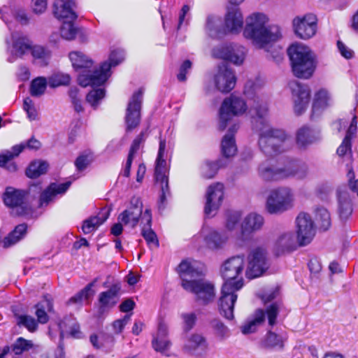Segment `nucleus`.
Returning <instances> with one entry per match:
<instances>
[{"mask_svg":"<svg viewBox=\"0 0 358 358\" xmlns=\"http://www.w3.org/2000/svg\"><path fill=\"white\" fill-rule=\"evenodd\" d=\"M13 50L12 53L16 57H22L27 51L31 50L32 42L26 36L20 34L13 35Z\"/></svg>","mask_w":358,"mask_h":358,"instance_id":"34","label":"nucleus"},{"mask_svg":"<svg viewBox=\"0 0 358 358\" xmlns=\"http://www.w3.org/2000/svg\"><path fill=\"white\" fill-rule=\"evenodd\" d=\"M206 198L205 214L208 217H213L221 206L223 201V184L217 182L210 185L207 189Z\"/></svg>","mask_w":358,"mask_h":358,"instance_id":"19","label":"nucleus"},{"mask_svg":"<svg viewBox=\"0 0 358 358\" xmlns=\"http://www.w3.org/2000/svg\"><path fill=\"white\" fill-rule=\"evenodd\" d=\"M210 326L213 329L215 334L221 339H224L229 336V331L228 327L220 320L217 319L213 320L210 322Z\"/></svg>","mask_w":358,"mask_h":358,"instance_id":"53","label":"nucleus"},{"mask_svg":"<svg viewBox=\"0 0 358 358\" xmlns=\"http://www.w3.org/2000/svg\"><path fill=\"white\" fill-rule=\"evenodd\" d=\"M143 93L142 90H138L134 93L128 103L125 116L128 130H132L139 124Z\"/></svg>","mask_w":358,"mask_h":358,"instance_id":"22","label":"nucleus"},{"mask_svg":"<svg viewBox=\"0 0 358 358\" xmlns=\"http://www.w3.org/2000/svg\"><path fill=\"white\" fill-rule=\"evenodd\" d=\"M48 168V164L43 161L31 162L26 170V175L30 178H36L45 173Z\"/></svg>","mask_w":358,"mask_h":358,"instance_id":"44","label":"nucleus"},{"mask_svg":"<svg viewBox=\"0 0 358 358\" xmlns=\"http://www.w3.org/2000/svg\"><path fill=\"white\" fill-rule=\"evenodd\" d=\"M124 58V52L122 50H113L109 56L108 60L104 63L110 65V69L121 63Z\"/></svg>","mask_w":358,"mask_h":358,"instance_id":"59","label":"nucleus"},{"mask_svg":"<svg viewBox=\"0 0 358 358\" xmlns=\"http://www.w3.org/2000/svg\"><path fill=\"white\" fill-rule=\"evenodd\" d=\"M27 147L29 149L37 150L41 147V143L38 140L31 138L27 144H20L12 147L10 150H6L0 155V166L5 168L10 172H15L17 169V164L13 159L17 157Z\"/></svg>","mask_w":358,"mask_h":358,"instance_id":"13","label":"nucleus"},{"mask_svg":"<svg viewBox=\"0 0 358 358\" xmlns=\"http://www.w3.org/2000/svg\"><path fill=\"white\" fill-rule=\"evenodd\" d=\"M297 239L300 246L309 244L315 235V228L310 215L301 213L296 219Z\"/></svg>","mask_w":358,"mask_h":358,"instance_id":"15","label":"nucleus"},{"mask_svg":"<svg viewBox=\"0 0 358 358\" xmlns=\"http://www.w3.org/2000/svg\"><path fill=\"white\" fill-rule=\"evenodd\" d=\"M243 15L237 6L227 7L224 17V29L225 33L237 34L243 29Z\"/></svg>","mask_w":358,"mask_h":358,"instance_id":"23","label":"nucleus"},{"mask_svg":"<svg viewBox=\"0 0 358 358\" xmlns=\"http://www.w3.org/2000/svg\"><path fill=\"white\" fill-rule=\"evenodd\" d=\"M259 88L255 82L248 80L245 85L244 94L250 101L249 113L254 120V127L259 133V148L266 155L274 156L287 149L288 137L284 131L269 125L267 102L259 94Z\"/></svg>","mask_w":358,"mask_h":358,"instance_id":"1","label":"nucleus"},{"mask_svg":"<svg viewBox=\"0 0 358 358\" xmlns=\"http://www.w3.org/2000/svg\"><path fill=\"white\" fill-rule=\"evenodd\" d=\"M105 96L103 89H94L91 90L86 96V101L92 107L96 108L101 99Z\"/></svg>","mask_w":358,"mask_h":358,"instance_id":"51","label":"nucleus"},{"mask_svg":"<svg viewBox=\"0 0 358 358\" xmlns=\"http://www.w3.org/2000/svg\"><path fill=\"white\" fill-rule=\"evenodd\" d=\"M92 159L89 155H81L75 161V166L78 171L85 170L92 162Z\"/></svg>","mask_w":358,"mask_h":358,"instance_id":"61","label":"nucleus"},{"mask_svg":"<svg viewBox=\"0 0 358 358\" xmlns=\"http://www.w3.org/2000/svg\"><path fill=\"white\" fill-rule=\"evenodd\" d=\"M294 101V111L297 115L303 113L309 103L310 90L308 86L297 81L289 83Z\"/></svg>","mask_w":358,"mask_h":358,"instance_id":"17","label":"nucleus"},{"mask_svg":"<svg viewBox=\"0 0 358 358\" xmlns=\"http://www.w3.org/2000/svg\"><path fill=\"white\" fill-rule=\"evenodd\" d=\"M94 285V282L88 284L84 289L69 299L68 303L80 304L83 301L87 300L92 295V288Z\"/></svg>","mask_w":358,"mask_h":358,"instance_id":"50","label":"nucleus"},{"mask_svg":"<svg viewBox=\"0 0 358 358\" xmlns=\"http://www.w3.org/2000/svg\"><path fill=\"white\" fill-rule=\"evenodd\" d=\"M28 226L25 223L17 225L1 241L3 248H8L24 238L27 234Z\"/></svg>","mask_w":358,"mask_h":358,"instance_id":"33","label":"nucleus"},{"mask_svg":"<svg viewBox=\"0 0 358 358\" xmlns=\"http://www.w3.org/2000/svg\"><path fill=\"white\" fill-rule=\"evenodd\" d=\"M258 171L259 176L266 181L278 180L285 178V167L273 168L263 163L259 166Z\"/></svg>","mask_w":358,"mask_h":358,"instance_id":"38","label":"nucleus"},{"mask_svg":"<svg viewBox=\"0 0 358 358\" xmlns=\"http://www.w3.org/2000/svg\"><path fill=\"white\" fill-rule=\"evenodd\" d=\"M246 53L245 47L232 44L218 47L213 50V55L215 57L229 61L236 65L243 62Z\"/></svg>","mask_w":358,"mask_h":358,"instance_id":"18","label":"nucleus"},{"mask_svg":"<svg viewBox=\"0 0 358 358\" xmlns=\"http://www.w3.org/2000/svg\"><path fill=\"white\" fill-rule=\"evenodd\" d=\"M71 182H66L60 184H51L48 188L45 190L40 196V205H47L52 201L57 194H64L71 186Z\"/></svg>","mask_w":358,"mask_h":358,"instance_id":"31","label":"nucleus"},{"mask_svg":"<svg viewBox=\"0 0 358 358\" xmlns=\"http://www.w3.org/2000/svg\"><path fill=\"white\" fill-rule=\"evenodd\" d=\"M214 82L217 89L222 92H229L235 87L236 78L234 72L227 66H219Z\"/></svg>","mask_w":358,"mask_h":358,"instance_id":"24","label":"nucleus"},{"mask_svg":"<svg viewBox=\"0 0 358 358\" xmlns=\"http://www.w3.org/2000/svg\"><path fill=\"white\" fill-rule=\"evenodd\" d=\"M245 268V258L237 255L227 259L222 266L221 274L224 282L235 283L241 282L243 287V273Z\"/></svg>","mask_w":358,"mask_h":358,"instance_id":"11","label":"nucleus"},{"mask_svg":"<svg viewBox=\"0 0 358 358\" xmlns=\"http://www.w3.org/2000/svg\"><path fill=\"white\" fill-rule=\"evenodd\" d=\"M228 240V236L224 231L210 230L204 235L206 246L210 250H219L224 247Z\"/></svg>","mask_w":358,"mask_h":358,"instance_id":"32","label":"nucleus"},{"mask_svg":"<svg viewBox=\"0 0 358 358\" xmlns=\"http://www.w3.org/2000/svg\"><path fill=\"white\" fill-rule=\"evenodd\" d=\"M17 324L25 327L29 331H34L37 329L38 324L36 320L27 315H21L17 316Z\"/></svg>","mask_w":358,"mask_h":358,"instance_id":"57","label":"nucleus"},{"mask_svg":"<svg viewBox=\"0 0 358 358\" xmlns=\"http://www.w3.org/2000/svg\"><path fill=\"white\" fill-rule=\"evenodd\" d=\"M280 308V303L279 302H274L266 307V311L260 308L256 310L252 317L241 327V332L243 334L254 333L257 327L265 321L266 314L267 315L268 324L271 327L274 326L276 324V319Z\"/></svg>","mask_w":358,"mask_h":358,"instance_id":"8","label":"nucleus"},{"mask_svg":"<svg viewBox=\"0 0 358 358\" xmlns=\"http://www.w3.org/2000/svg\"><path fill=\"white\" fill-rule=\"evenodd\" d=\"M320 140V132L313 128L303 126L296 132V141L301 148H306L310 145Z\"/></svg>","mask_w":358,"mask_h":358,"instance_id":"28","label":"nucleus"},{"mask_svg":"<svg viewBox=\"0 0 358 358\" xmlns=\"http://www.w3.org/2000/svg\"><path fill=\"white\" fill-rule=\"evenodd\" d=\"M71 80L68 74L57 73L48 78V85L52 88H55L62 85H67Z\"/></svg>","mask_w":358,"mask_h":358,"instance_id":"52","label":"nucleus"},{"mask_svg":"<svg viewBox=\"0 0 358 358\" xmlns=\"http://www.w3.org/2000/svg\"><path fill=\"white\" fill-rule=\"evenodd\" d=\"M24 110L27 112V117L30 120H35L37 118V110L33 101L27 97L24 100Z\"/></svg>","mask_w":358,"mask_h":358,"instance_id":"60","label":"nucleus"},{"mask_svg":"<svg viewBox=\"0 0 358 358\" xmlns=\"http://www.w3.org/2000/svg\"><path fill=\"white\" fill-rule=\"evenodd\" d=\"M225 165L222 159H219L215 162H206L201 167V174L205 178H213L217 172V170Z\"/></svg>","mask_w":358,"mask_h":358,"instance_id":"45","label":"nucleus"},{"mask_svg":"<svg viewBox=\"0 0 358 358\" xmlns=\"http://www.w3.org/2000/svg\"><path fill=\"white\" fill-rule=\"evenodd\" d=\"M264 223V217L257 213H251L243 220L241 224V234H251L260 230Z\"/></svg>","mask_w":358,"mask_h":358,"instance_id":"30","label":"nucleus"},{"mask_svg":"<svg viewBox=\"0 0 358 358\" xmlns=\"http://www.w3.org/2000/svg\"><path fill=\"white\" fill-rule=\"evenodd\" d=\"M76 7L74 0H55L53 4V13L57 19L74 20L77 18L74 11Z\"/></svg>","mask_w":358,"mask_h":358,"instance_id":"26","label":"nucleus"},{"mask_svg":"<svg viewBox=\"0 0 358 358\" xmlns=\"http://www.w3.org/2000/svg\"><path fill=\"white\" fill-rule=\"evenodd\" d=\"M33 343L31 341L26 340L22 337L17 339L12 346V350L15 355H21L23 352L27 351L32 348Z\"/></svg>","mask_w":358,"mask_h":358,"instance_id":"54","label":"nucleus"},{"mask_svg":"<svg viewBox=\"0 0 358 358\" xmlns=\"http://www.w3.org/2000/svg\"><path fill=\"white\" fill-rule=\"evenodd\" d=\"M222 22L218 17L208 16L206 20V31L212 38H220L226 34L224 27H221Z\"/></svg>","mask_w":358,"mask_h":358,"instance_id":"41","label":"nucleus"},{"mask_svg":"<svg viewBox=\"0 0 358 358\" xmlns=\"http://www.w3.org/2000/svg\"><path fill=\"white\" fill-rule=\"evenodd\" d=\"M31 54L35 62L41 66H47L52 57V51L48 48L41 45H33Z\"/></svg>","mask_w":358,"mask_h":358,"instance_id":"39","label":"nucleus"},{"mask_svg":"<svg viewBox=\"0 0 358 358\" xmlns=\"http://www.w3.org/2000/svg\"><path fill=\"white\" fill-rule=\"evenodd\" d=\"M317 21L316 16L310 13L296 17L292 22L294 34L303 40L312 38L317 31Z\"/></svg>","mask_w":358,"mask_h":358,"instance_id":"14","label":"nucleus"},{"mask_svg":"<svg viewBox=\"0 0 358 358\" xmlns=\"http://www.w3.org/2000/svg\"><path fill=\"white\" fill-rule=\"evenodd\" d=\"M242 287L241 282H236L235 285L224 282L222 285V295L220 298V313L227 320L234 318V307L238 297L236 292Z\"/></svg>","mask_w":358,"mask_h":358,"instance_id":"12","label":"nucleus"},{"mask_svg":"<svg viewBox=\"0 0 358 358\" xmlns=\"http://www.w3.org/2000/svg\"><path fill=\"white\" fill-rule=\"evenodd\" d=\"M141 235L147 242L148 245H154L159 246V241L155 232L151 229L152 214L150 209H146L141 218Z\"/></svg>","mask_w":358,"mask_h":358,"instance_id":"29","label":"nucleus"},{"mask_svg":"<svg viewBox=\"0 0 358 358\" xmlns=\"http://www.w3.org/2000/svg\"><path fill=\"white\" fill-rule=\"evenodd\" d=\"M152 346L157 352L164 354L171 346V342L168 338V326L164 322L158 324L157 334L153 336Z\"/></svg>","mask_w":358,"mask_h":358,"instance_id":"27","label":"nucleus"},{"mask_svg":"<svg viewBox=\"0 0 358 358\" xmlns=\"http://www.w3.org/2000/svg\"><path fill=\"white\" fill-rule=\"evenodd\" d=\"M130 206L122 212L117 217L119 222H121L125 226L134 229L135 228L143 215V203L138 197H133L131 199Z\"/></svg>","mask_w":358,"mask_h":358,"instance_id":"21","label":"nucleus"},{"mask_svg":"<svg viewBox=\"0 0 358 358\" xmlns=\"http://www.w3.org/2000/svg\"><path fill=\"white\" fill-rule=\"evenodd\" d=\"M287 54L294 76L301 79L310 78L317 67L316 55L310 48L301 43L291 45Z\"/></svg>","mask_w":358,"mask_h":358,"instance_id":"5","label":"nucleus"},{"mask_svg":"<svg viewBox=\"0 0 358 358\" xmlns=\"http://www.w3.org/2000/svg\"><path fill=\"white\" fill-rule=\"evenodd\" d=\"M178 271L182 287L193 293L196 301L207 304L214 299V285L201 277L203 271L197 262L182 261L178 266Z\"/></svg>","mask_w":358,"mask_h":358,"instance_id":"2","label":"nucleus"},{"mask_svg":"<svg viewBox=\"0 0 358 358\" xmlns=\"http://www.w3.org/2000/svg\"><path fill=\"white\" fill-rule=\"evenodd\" d=\"M208 348L206 338L202 334L195 333L187 338L182 350L184 353L195 358H203Z\"/></svg>","mask_w":358,"mask_h":358,"instance_id":"20","label":"nucleus"},{"mask_svg":"<svg viewBox=\"0 0 358 358\" xmlns=\"http://www.w3.org/2000/svg\"><path fill=\"white\" fill-rule=\"evenodd\" d=\"M166 148V141L159 136V150L155 164V179L160 183L162 194L159 198V208H164L166 196L170 194L168 176L166 175V160L164 153Z\"/></svg>","mask_w":358,"mask_h":358,"instance_id":"7","label":"nucleus"},{"mask_svg":"<svg viewBox=\"0 0 358 358\" xmlns=\"http://www.w3.org/2000/svg\"><path fill=\"white\" fill-rule=\"evenodd\" d=\"M300 246L299 240L292 231L280 233L274 241L272 245V252L276 257L290 253Z\"/></svg>","mask_w":358,"mask_h":358,"instance_id":"16","label":"nucleus"},{"mask_svg":"<svg viewBox=\"0 0 358 358\" xmlns=\"http://www.w3.org/2000/svg\"><path fill=\"white\" fill-rule=\"evenodd\" d=\"M331 96L326 89H320L315 92L313 106L312 116L320 114L323 110L329 106Z\"/></svg>","mask_w":358,"mask_h":358,"instance_id":"35","label":"nucleus"},{"mask_svg":"<svg viewBox=\"0 0 358 358\" xmlns=\"http://www.w3.org/2000/svg\"><path fill=\"white\" fill-rule=\"evenodd\" d=\"M69 57L73 67L79 71L78 81L83 87L100 86L110 77V65L107 63L95 69L92 60L80 51L71 52Z\"/></svg>","mask_w":358,"mask_h":358,"instance_id":"4","label":"nucleus"},{"mask_svg":"<svg viewBox=\"0 0 358 358\" xmlns=\"http://www.w3.org/2000/svg\"><path fill=\"white\" fill-rule=\"evenodd\" d=\"M110 212L108 210H103L97 215L91 217L83 222L82 230L84 234H90L95 231L109 217Z\"/></svg>","mask_w":358,"mask_h":358,"instance_id":"37","label":"nucleus"},{"mask_svg":"<svg viewBox=\"0 0 358 358\" xmlns=\"http://www.w3.org/2000/svg\"><path fill=\"white\" fill-rule=\"evenodd\" d=\"M185 324V329L187 331L192 329L196 322V315L194 313H183L181 315Z\"/></svg>","mask_w":358,"mask_h":358,"instance_id":"63","label":"nucleus"},{"mask_svg":"<svg viewBox=\"0 0 358 358\" xmlns=\"http://www.w3.org/2000/svg\"><path fill=\"white\" fill-rule=\"evenodd\" d=\"M339 215L342 219H347L352 213V208L349 199L339 197Z\"/></svg>","mask_w":358,"mask_h":358,"instance_id":"56","label":"nucleus"},{"mask_svg":"<svg viewBox=\"0 0 358 358\" xmlns=\"http://www.w3.org/2000/svg\"><path fill=\"white\" fill-rule=\"evenodd\" d=\"M347 177L348 179V186L350 190L354 192H358V179H355V173L352 167L348 165Z\"/></svg>","mask_w":358,"mask_h":358,"instance_id":"64","label":"nucleus"},{"mask_svg":"<svg viewBox=\"0 0 358 358\" xmlns=\"http://www.w3.org/2000/svg\"><path fill=\"white\" fill-rule=\"evenodd\" d=\"M248 109L245 101L240 96L231 95L226 98L220 109L219 128L224 130L232 117L243 114Z\"/></svg>","mask_w":358,"mask_h":358,"instance_id":"9","label":"nucleus"},{"mask_svg":"<svg viewBox=\"0 0 358 358\" xmlns=\"http://www.w3.org/2000/svg\"><path fill=\"white\" fill-rule=\"evenodd\" d=\"M285 178L296 177L299 179L306 178L308 173V167L304 163H291L285 167Z\"/></svg>","mask_w":358,"mask_h":358,"instance_id":"43","label":"nucleus"},{"mask_svg":"<svg viewBox=\"0 0 358 358\" xmlns=\"http://www.w3.org/2000/svg\"><path fill=\"white\" fill-rule=\"evenodd\" d=\"M268 17L263 13H251L245 18L243 36L258 48L278 41L282 36L280 28L276 24H268Z\"/></svg>","mask_w":358,"mask_h":358,"instance_id":"3","label":"nucleus"},{"mask_svg":"<svg viewBox=\"0 0 358 358\" xmlns=\"http://www.w3.org/2000/svg\"><path fill=\"white\" fill-rule=\"evenodd\" d=\"M36 308V315L37 317V321L41 324H45L49 320V317L45 310V306L38 303L35 306Z\"/></svg>","mask_w":358,"mask_h":358,"instance_id":"62","label":"nucleus"},{"mask_svg":"<svg viewBox=\"0 0 358 358\" xmlns=\"http://www.w3.org/2000/svg\"><path fill=\"white\" fill-rule=\"evenodd\" d=\"M315 220L320 225V229L327 230L331 224V219L329 212L323 207H318L315 209Z\"/></svg>","mask_w":358,"mask_h":358,"instance_id":"46","label":"nucleus"},{"mask_svg":"<svg viewBox=\"0 0 358 358\" xmlns=\"http://www.w3.org/2000/svg\"><path fill=\"white\" fill-rule=\"evenodd\" d=\"M48 81L43 77H38L34 79L30 86V93L33 96H41L46 90Z\"/></svg>","mask_w":358,"mask_h":358,"instance_id":"48","label":"nucleus"},{"mask_svg":"<svg viewBox=\"0 0 358 358\" xmlns=\"http://www.w3.org/2000/svg\"><path fill=\"white\" fill-rule=\"evenodd\" d=\"M25 194L24 191L8 187L3 194L4 203L10 207L20 206L24 201Z\"/></svg>","mask_w":358,"mask_h":358,"instance_id":"40","label":"nucleus"},{"mask_svg":"<svg viewBox=\"0 0 358 358\" xmlns=\"http://www.w3.org/2000/svg\"><path fill=\"white\" fill-rule=\"evenodd\" d=\"M71 101L75 111L77 113L83 112L84 108L82 105V96L76 87L71 88L69 92Z\"/></svg>","mask_w":358,"mask_h":358,"instance_id":"55","label":"nucleus"},{"mask_svg":"<svg viewBox=\"0 0 358 358\" xmlns=\"http://www.w3.org/2000/svg\"><path fill=\"white\" fill-rule=\"evenodd\" d=\"M242 215L239 211L230 212L227 217L225 227L228 231H233L236 229L241 219Z\"/></svg>","mask_w":358,"mask_h":358,"instance_id":"58","label":"nucleus"},{"mask_svg":"<svg viewBox=\"0 0 358 358\" xmlns=\"http://www.w3.org/2000/svg\"><path fill=\"white\" fill-rule=\"evenodd\" d=\"M71 21L64 22L60 28V36L67 41L75 39L78 33V29Z\"/></svg>","mask_w":358,"mask_h":358,"instance_id":"49","label":"nucleus"},{"mask_svg":"<svg viewBox=\"0 0 358 358\" xmlns=\"http://www.w3.org/2000/svg\"><path fill=\"white\" fill-rule=\"evenodd\" d=\"M285 339V338L282 334H277L271 331H268L263 341V345L266 348H282Z\"/></svg>","mask_w":358,"mask_h":358,"instance_id":"47","label":"nucleus"},{"mask_svg":"<svg viewBox=\"0 0 358 358\" xmlns=\"http://www.w3.org/2000/svg\"><path fill=\"white\" fill-rule=\"evenodd\" d=\"M248 266L245 275L249 279L261 276L269 266L266 249L262 246L256 247L248 255Z\"/></svg>","mask_w":358,"mask_h":358,"instance_id":"10","label":"nucleus"},{"mask_svg":"<svg viewBox=\"0 0 358 358\" xmlns=\"http://www.w3.org/2000/svg\"><path fill=\"white\" fill-rule=\"evenodd\" d=\"M238 129L236 125L231 127L228 133L224 135L222 138L221 148L223 155L225 157H230L234 156L237 151V148L234 139V132Z\"/></svg>","mask_w":358,"mask_h":358,"instance_id":"36","label":"nucleus"},{"mask_svg":"<svg viewBox=\"0 0 358 358\" xmlns=\"http://www.w3.org/2000/svg\"><path fill=\"white\" fill-rule=\"evenodd\" d=\"M120 289L119 284H114L108 290L99 294L98 299V313L99 315L108 311L117 303Z\"/></svg>","mask_w":358,"mask_h":358,"instance_id":"25","label":"nucleus"},{"mask_svg":"<svg viewBox=\"0 0 358 358\" xmlns=\"http://www.w3.org/2000/svg\"><path fill=\"white\" fill-rule=\"evenodd\" d=\"M59 328L60 329L61 339H63L68 334L73 338L80 337V326L73 319L64 320L59 324Z\"/></svg>","mask_w":358,"mask_h":358,"instance_id":"42","label":"nucleus"},{"mask_svg":"<svg viewBox=\"0 0 358 358\" xmlns=\"http://www.w3.org/2000/svg\"><path fill=\"white\" fill-rule=\"evenodd\" d=\"M294 194L287 187H280L271 190L267 197L266 209L270 214H280L294 206Z\"/></svg>","mask_w":358,"mask_h":358,"instance_id":"6","label":"nucleus"}]
</instances>
